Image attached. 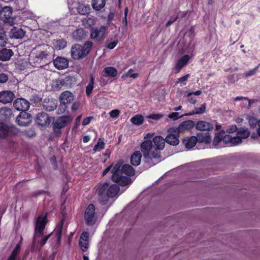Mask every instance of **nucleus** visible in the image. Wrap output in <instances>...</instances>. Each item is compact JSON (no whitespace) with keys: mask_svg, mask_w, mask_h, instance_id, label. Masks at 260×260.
<instances>
[{"mask_svg":"<svg viewBox=\"0 0 260 260\" xmlns=\"http://www.w3.org/2000/svg\"><path fill=\"white\" fill-rule=\"evenodd\" d=\"M237 135L240 136L242 139H246L249 136L250 133L247 129L241 128L237 131Z\"/></svg>","mask_w":260,"mask_h":260,"instance_id":"58836bf2","label":"nucleus"},{"mask_svg":"<svg viewBox=\"0 0 260 260\" xmlns=\"http://www.w3.org/2000/svg\"><path fill=\"white\" fill-rule=\"evenodd\" d=\"M142 155L140 151H135L131 155L130 162H141Z\"/></svg>","mask_w":260,"mask_h":260,"instance_id":"473e14b6","label":"nucleus"},{"mask_svg":"<svg viewBox=\"0 0 260 260\" xmlns=\"http://www.w3.org/2000/svg\"><path fill=\"white\" fill-rule=\"evenodd\" d=\"M67 41L64 39H61L56 41L55 47L57 50H62L67 47Z\"/></svg>","mask_w":260,"mask_h":260,"instance_id":"4c0bfd02","label":"nucleus"},{"mask_svg":"<svg viewBox=\"0 0 260 260\" xmlns=\"http://www.w3.org/2000/svg\"><path fill=\"white\" fill-rule=\"evenodd\" d=\"M53 64L56 68L58 70H62L68 67V60L62 57H57L53 61Z\"/></svg>","mask_w":260,"mask_h":260,"instance_id":"4be33fe9","label":"nucleus"},{"mask_svg":"<svg viewBox=\"0 0 260 260\" xmlns=\"http://www.w3.org/2000/svg\"><path fill=\"white\" fill-rule=\"evenodd\" d=\"M169 117L170 119H173V120H177L180 118V117L179 116V113L178 112H173L171 113L169 115Z\"/></svg>","mask_w":260,"mask_h":260,"instance_id":"13d9d810","label":"nucleus"},{"mask_svg":"<svg viewBox=\"0 0 260 260\" xmlns=\"http://www.w3.org/2000/svg\"><path fill=\"white\" fill-rule=\"evenodd\" d=\"M19 133V130L16 126H9L4 122H0V138H6L8 137L17 136Z\"/></svg>","mask_w":260,"mask_h":260,"instance_id":"0eeeda50","label":"nucleus"},{"mask_svg":"<svg viewBox=\"0 0 260 260\" xmlns=\"http://www.w3.org/2000/svg\"><path fill=\"white\" fill-rule=\"evenodd\" d=\"M94 84V78L92 75L90 76V80L88 84L86 87V93L87 96H89L93 90Z\"/></svg>","mask_w":260,"mask_h":260,"instance_id":"e433bc0d","label":"nucleus"},{"mask_svg":"<svg viewBox=\"0 0 260 260\" xmlns=\"http://www.w3.org/2000/svg\"><path fill=\"white\" fill-rule=\"evenodd\" d=\"M206 104H203L199 108H196L195 109L196 114H202L206 111Z\"/></svg>","mask_w":260,"mask_h":260,"instance_id":"a18cd8bd","label":"nucleus"},{"mask_svg":"<svg viewBox=\"0 0 260 260\" xmlns=\"http://www.w3.org/2000/svg\"><path fill=\"white\" fill-rule=\"evenodd\" d=\"M257 68H258V67L255 68L253 70H249L248 72H246L245 73V76L246 77H250V76L254 75L256 72Z\"/></svg>","mask_w":260,"mask_h":260,"instance_id":"864d4df0","label":"nucleus"},{"mask_svg":"<svg viewBox=\"0 0 260 260\" xmlns=\"http://www.w3.org/2000/svg\"><path fill=\"white\" fill-rule=\"evenodd\" d=\"M59 100L61 103L68 105L73 101L74 95L70 91H65L60 94Z\"/></svg>","mask_w":260,"mask_h":260,"instance_id":"b1692460","label":"nucleus"},{"mask_svg":"<svg viewBox=\"0 0 260 260\" xmlns=\"http://www.w3.org/2000/svg\"><path fill=\"white\" fill-rule=\"evenodd\" d=\"M13 10L11 7L5 6L0 10V20L5 23L12 22Z\"/></svg>","mask_w":260,"mask_h":260,"instance_id":"9b49d317","label":"nucleus"},{"mask_svg":"<svg viewBox=\"0 0 260 260\" xmlns=\"http://www.w3.org/2000/svg\"><path fill=\"white\" fill-rule=\"evenodd\" d=\"M105 143L103 142H100L99 141L95 145L94 147V150H101L104 148Z\"/></svg>","mask_w":260,"mask_h":260,"instance_id":"8fccbe9b","label":"nucleus"},{"mask_svg":"<svg viewBox=\"0 0 260 260\" xmlns=\"http://www.w3.org/2000/svg\"><path fill=\"white\" fill-rule=\"evenodd\" d=\"M141 151L145 159H152L153 158L151 155L153 148L152 141L150 140H145L140 145Z\"/></svg>","mask_w":260,"mask_h":260,"instance_id":"9d476101","label":"nucleus"},{"mask_svg":"<svg viewBox=\"0 0 260 260\" xmlns=\"http://www.w3.org/2000/svg\"><path fill=\"white\" fill-rule=\"evenodd\" d=\"M198 142V138L196 136L185 137L182 140V143L186 148L190 149L194 147Z\"/></svg>","mask_w":260,"mask_h":260,"instance_id":"393cba45","label":"nucleus"},{"mask_svg":"<svg viewBox=\"0 0 260 260\" xmlns=\"http://www.w3.org/2000/svg\"><path fill=\"white\" fill-rule=\"evenodd\" d=\"M162 117V115L160 114H152L150 115L148 117L150 119L158 120L160 119Z\"/></svg>","mask_w":260,"mask_h":260,"instance_id":"4d7b16f0","label":"nucleus"},{"mask_svg":"<svg viewBox=\"0 0 260 260\" xmlns=\"http://www.w3.org/2000/svg\"><path fill=\"white\" fill-rule=\"evenodd\" d=\"M63 225V221H61L60 224L58 225L55 229V233L56 234V236L57 238V240L59 241L60 240L61 237V232H62V226Z\"/></svg>","mask_w":260,"mask_h":260,"instance_id":"a19ab883","label":"nucleus"},{"mask_svg":"<svg viewBox=\"0 0 260 260\" xmlns=\"http://www.w3.org/2000/svg\"><path fill=\"white\" fill-rule=\"evenodd\" d=\"M14 98V94L9 90L0 92V102L4 104L11 103Z\"/></svg>","mask_w":260,"mask_h":260,"instance_id":"a211bd4d","label":"nucleus"},{"mask_svg":"<svg viewBox=\"0 0 260 260\" xmlns=\"http://www.w3.org/2000/svg\"><path fill=\"white\" fill-rule=\"evenodd\" d=\"M92 7L96 11H100L103 9L106 5L105 0H92Z\"/></svg>","mask_w":260,"mask_h":260,"instance_id":"c756f323","label":"nucleus"},{"mask_svg":"<svg viewBox=\"0 0 260 260\" xmlns=\"http://www.w3.org/2000/svg\"><path fill=\"white\" fill-rule=\"evenodd\" d=\"M110 116L113 118H117L120 115V111L118 109L113 110L110 112Z\"/></svg>","mask_w":260,"mask_h":260,"instance_id":"09e8293b","label":"nucleus"},{"mask_svg":"<svg viewBox=\"0 0 260 260\" xmlns=\"http://www.w3.org/2000/svg\"><path fill=\"white\" fill-rule=\"evenodd\" d=\"M48 54L46 51H42L36 54L35 57L30 56L29 58V62L34 67H42L47 63L45 60L47 59Z\"/></svg>","mask_w":260,"mask_h":260,"instance_id":"39448f33","label":"nucleus"},{"mask_svg":"<svg viewBox=\"0 0 260 260\" xmlns=\"http://www.w3.org/2000/svg\"><path fill=\"white\" fill-rule=\"evenodd\" d=\"M20 245H17L9 257L15 260L17 253L20 249Z\"/></svg>","mask_w":260,"mask_h":260,"instance_id":"49530a36","label":"nucleus"},{"mask_svg":"<svg viewBox=\"0 0 260 260\" xmlns=\"http://www.w3.org/2000/svg\"><path fill=\"white\" fill-rule=\"evenodd\" d=\"M25 135L27 137L29 138H31L35 137L36 134L34 130L29 129L25 132Z\"/></svg>","mask_w":260,"mask_h":260,"instance_id":"052dcab7","label":"nucleus"},{"mask_svg":"<svg viewBox=\"0 0 260 260\" xmlns=\"http://www.w3.org/2000/svg\"><path fill=\"white\" fill-rule=\"evenodd\" d=\"M76 9L79 14L84 15L89 13L90 7L89 5H85L84 4L79 3Z\"/></svg>","mask_w":260,"mask_h":260,"instance_id":"bb28decb","label":"nucleus"},{"mask_svg":"<svg viewBox=\"0 0 260 260\" xmlns=\"http://www.w3.org/2000/svg\"><path fill=\"white\" fill-rule=\"evenodd\" d=\"M242 138L240 136L237 135V136L232 137V142L231 146L236 145L242 142Z\"/></svg>","mask_w":260,"mask_h":260,"instance_id":"79ce46f5","label":"nucleus"},{"mask_svg":"<svg viewBox=\"0 0 260 260\" xmlns=\"http://www.w3.org/2000/svg\"><path fill=\"white\" fill-rule=\"evenodd\" d=\"M202 93V91L201 90H197L196 91L190 92L187 94H185L184 97H189L191 95H200Z\"/></svg>","mask_w":260,"mask_h":260,"instance_id":"bf43d9fd","label":"nucleus"},{"mask_svg":"<svg viewBox=\"0 0 260 260\" xmlns=\"http://www.w3.org/2000/svg\"><path fill=\"white\" fill-rule=\"evenodd\" d=\"M11 33L12 37L16 39H21L25 34V32L22 29L17 28H14L12 30Z\"/></svg>","mask_w":260,"mask_h":260,"instance_id":"2f4dec72","label":"nucleus"},{"mask_svg":"<svg viewBox=\"0 0 260 260\" xmlns=\"http://www.w3.org/2000/svg\"><path fill=\"white\" fill-rule=\"evenodd\" d=\"M9 79V77L8 75L5 73L0 74V83H6Z\"/></svg>","mask_w":260,"mask_h":260,"instance_id":"3c124183","label":"nucleus"},{"mask_svg":"<svg viewBox=\"0 0 260 260\" xmlns=\"http://www.w3.org/2000/svg\"><path fill=\"white\" fill-rule=\"evenodd\" d=\"M195 127V123L191 120H185L181 122L176 129V134H180L185 131H190Z\"/></svg>","mask_w":260,"mask_h":260,"instance_id":"2eb2a0df","label":"nucleus"},{"mask_svg":"<svg viewBox=\"0 0 260 260\" xmlns=\"http://www.w3.org/2000/svg\"><path fill=\"white\" fill-rule=\"evenodd\" d=\"M198 142L200 143H205L206 144L210 143L211 141V137L209 133H206L205 135L198 134L197 136Z\"/></svg>","mask_w":260,"mask_h":260,"instance_id":"7c9ffc66","label":"nucleus"},{"mask_svg":"<svg viewBox=\"0 0 260 260\" xmlns=\"http://www.w3.org/2000/svg\"><path fill=\"white\" fill-rule=\"evenodd\" d=\"M122 29L123 31H126L127 28V17H124L122 21Z\"/></svg>","mask_w":260,"mask_h":260,"instance_id":"6e6d98bb","label":"nucleus"},{"mask_svg":"<svg viewBox=\"0 0 260 260\" xmlns=\"http://www.w3.org/2000/svg\"><path fill=\"white\" fill-rule=\"evenodd\" d=\"M98 194L100 202L105 205L111 197H115L119 192V187L116 185H112L109 186L108 183H104L99 187Z\"/></svg>","mask_w":260,"mask_h":260,"instance_id":"f03ea898","label":"nucleus"},{"mask_svg":"<svg viewBox=\"0 0 260 260\" xmlns=\"http://www.w3.org/2000/svg\"><path fill=\"white\" fill-rule=\"evenodd\" d=\"M93 46L91 41H87L83 45L75 44L71 48V56L74 59H80L89 54Z\"/></svg>","mask_w":260,"mask_h":260,"instance_id":"7ed1b4c3","label":"nucleus"},{"mask_svg":"<svg viewBox=\"0 0 260 260\" xmlns=\"http://www.w3.org/2000/svg\"><path fill=\"white\" fill-rule=\"evenodd\" d=\"M133 71L132 69H129V70L124 74L122 76V78H125V77H127L128 76L131 77V75L132 74V72Z\"/></svg>","mask_w":260,"mask_h":260,"instance_id":"0e129e2a","label":"nucleus"},{"mask_svg":"<svg viewBox=\"0 0 260 260\" xmlns=\"http://www.w3.org/2000/svg\"><path fill=\"white\" fill-rule=\"evenodd\" d=\"M52 120V117L44 112L37 114V121L39 125L44 126L49 125Z\"/></svg>","mask_w":260,"mask_h":260,"instance_id":"f3484780","label":"nucleus"},{"mask_svg":"<svg viewBox=\"0 0 260 260\" xmlns=\"http://www.w3.org/2000/svg\"><path fill=\"white\" fill-rule=\"evenodd\" d=\"M7 39L5 36H0V50L5 48Z\"/></svg>","mask_w":260,"mask_h":260,"instance_id":"de8ad7c7","label":"nucleus"},{"mask_svg":"<svg viewBox=\"0 0 260 260\" xmlns=\"http://www.w3.org/2000/svg\"><path fill=\"white\" fill-rule=\"evenodd\" d=\"M89 234L87 232H83L80 236L79 245L82 251H85L88 248Z\"/></svg>","mask_w":260,"mask_h":260,"instance_id":"5701e85b","label":"nucleus"},{"mask_svg":"<svg viewBox=\"0 0 260 260\" xmlns=\"http://www.w3.org/2000/svg\"><path fill=\"white\" fill-rule=\"evenodd\" d=\"M190 57L188 55H184L179 59L175 66L176 73H179L181 70L187 63Z\"/></svg>","mask_w":260,"mask_h":260,"instance_id":"412c9836","label":"nucleus"},{"mask_svg":"<svg viewBox=\"0 0 260 260\" xmlns=\"http://www.w3.org/2000/svg\"><path fill=\"white\" fill-rule=\"evenodd\" d=\"M86 36V31L82 28L77 29L73 33L74 38L77 41L84 39Z\"/></svg>","mask_w":260,"mask_h":260,"instance_id":"c85d7f7f","label":"nucleus"},{"mask_svg":"<svg viewBox=\"0 0 260 260\" xmlns=\"http://www.w3.org/2000/svg\"><path fill=\"white\" fill-rule=\"evenodd\" d=\"M84 219L88 225H93L98 219V215L95 212V208L93 204H89L86 208L84 213Z\"/></svg>","mask_w":260,"mask_h":260,"instance_id":"6e6552de","label":"nucleus"},{"mask_svg":"<svg viewBox=\"0 0 260 260\" xmlns=\"http://www.w3.org/2000/svg\"><path fill=\"white\" fill-rule=\"evenodd\" d=\"M118 42L119 41L117 39L113 40V39H111L110 40H107L105 46L107 48L111 50L117 46Z\"/></svg>","mask_w":260,"mask_h":260,"instance_id":"ea45409f","label":"nucleus"},{"mask_svg":"<svg viewBox=\"0 0 260 260\" xmlns=\"http://www.w3.org/2000/svg\"><path fill=\"white\" fill-rule=\"evenodd\" d=\"M237 130H238V128H237V126L235 124H234V125H232L230 126V127L228 129V132L229 133H233L235 132H237Z\"/></svg>","mask_w":260,"mask_h":260,"instance_id":"680f3d73","label":"nucleus"},{"mask_svg":"<svg viewBox=\"0 0 260 260\" xmlns=\"http://www.w3.org/2000/svg\"><path fill=\"white\" fill-rule=\"evenodd\" d=\"M90 140V137L88 135L84 136L82 139V141L84 143H87Z\"/></svg>","mask_w":260,"mask_h":260,"instance_id":"338daca9","label":"nucleus"},{"mask_svg":"<svg viewBox=\"0 0 260 260\" xmlns=\"http://www.w3.org/2000/svg\"><path fill=\"white\" fill-rule=\"evenodd\" d=\"M13 54L14 53L11 49L4 48L0 50V60H9Z\"/></svg>","mask_w":260,"mask_h":260,"instance_id":"a878e982","label":"nucleus"},{"mask_svg":"<svg viewBox=\"0 0 260 260\" xmlns=\"http://www.w3.org/2000/svg\"><path fill=\"white\" fill-rule=\"evenodd\" d=\"M68 106L67 104H64L63 103H61L59 106V110L61 111V112L63 113L66 110Z\"/></svg>","mask_w":260,"mask_h":260,"instance_id":"e2e57ef3","label":"nucleus"},{"mask_svg":"<svg viewBox=\"0 0 260 260\" xmlns=\"http://www.w3.org/2000/svg\"><path fill=\"white\" fill-rule=\"evenodd\" d=\"M248 122L250 126L252 128L255 127L256 125H258L257 132L258 135L260 137V119L258 121H257L256 119L251 117L249 119Z\"/></svg>","mask_w":260,"mask_h":260,"instance_id":"72a5a7b5","label":"nucleus"},{"mask_svg":"<svg viewBox=\"0 0 260 260\" xmlns=\"http://www.w3.org/2000/svg\"><path fill=\"white\" fill-rule=\"evenodd\" d=\"M51 234L52 233L48 234L42 238L40 242V246L41 248H42L45 244Z\"/></svg>","mask_w":260,"mask_h":260,"instance_id":"603ef678","label":"nucleus"},{"mask_svg":"<svg viewBox=\"0 0 260 260\" xmlns=\"http://www.w3.org/2000/svg\"><path fill=\"white\" fill-rule=\"evenodd\" d=\"M94 118L92 116H89L85 118L82 121V125L84 126L87 125L90 123L91 120Z\"/></svg>","mask_w":260,"mask_h":260,"instance_id":"5fc2aeb1","label":"nucleus"},{"mask_svg":"<svg viewBox=\"0 0 260 260\" xmlns=\"http://www.w3.org/2000/svg\"><path fill=\"white\" fill-rule=\"evenodd\" d=\"M190 77V74H187L185 75V76L179 78L178 79L177 81H176V84L181 83L183 84V85H185L186 84V81L187 80L188 78Z\"/></svg>","mask_w":260,"mask_h":260,"instance_id":"37998d69","label":"nucleus"},{"mask_svg":"<svg viewBox=\"0 0 260 260\" xmlns=\"http://www.w3.org/2000/svg\"><path fill=\"white\" fill-rule=\"evenodd\" d=\"M131 122L137 125H140L144 122V117L142 115H136L131 119Z\"/></svg>","mask_w":260,"mask_h":260,"instance_id":"f704fd0d","label":"nucleus"},{"mask_svg":"<svg viewBox=\"0 0 260 260\" xmlns=\"http://www.w3.org/2000/svg\"><path fill=\"white\" fill-rule=\"evenodd\" d=\"M222 134H224V132L221 131L215 134L213 140V144L214 146H217L222 141Z\"/></svg>","mask_w":260,"mask_h":260,"instance_id":"c9c22d12","label":"nucleus"},{"mask_svg":"<svg viewBox=\"0 0 260 260\" xmlns=\"http://www.w3.org/2000/svg\"><path fill=\"white\" fill-rule=\"evenodd\" d=\"M169 134L165 139V142L173 146H176L179 143V134L176 133V129L173 128L170 129Z\"/></svg>","mask_w":260,"mask_h":260,"instance_id":"4468645a","label":"nucleus"},{"mask_svg":"<svg viewBox=\"0 0 260 260\" xmlns=\"http://www.w3.org/2000/svg\"><path fill=\"white\" fill-rule=\"evenodd\" d=\"M107 27L102 25L100 27L92 28L90 32V37L97 42H101L105 38Z\"/></svg>","mask_w":260,"mask_h":260,"instance_id":"1a4fd4ad","label":"nucleus"},{"mask_svg":"<svg viewBox=\"0 0 260 260\" xmlns=\"http://www.w3.org/2000/svg\"><path fill=\"white\" fill-rule=\"evenodd\" d=\"M153 143H154V146H153V148L151 150L152 157L159 161L164 160L166 156H163L161 154L160 151L165 147V139L160 136H155L153 139Z\"/></svg>","mask_w":260,"mask_h":260,"instance_id":"20e7f679","label":"nucleus"},{"mask_svg":"<svg viewBox=\"0 0 260 260\" xmlns=\"http://www.w3.org/2000/svg\"><path fill=\"white\" fill-rule=\"evenodd\" d=\"M69 120V117L66 116H63L57 119L53 124V130L55 133H60V129L65 127Z\"/></svg>","mask_w":260,"mask_h":260,"instance_id":"dca6fc26","label":"nucleus"},{"mask_svg":"<svg viewBox=\"0 0 260 260\" xmlns=\"http://www.w3.org/2000/svg\"><path fill=\"white\" fill-rule=\"evenodd\" d=\"M195 127L200 131H210L213 129V125L211 122L199 120L195 124Z\"/></svg>","mask_w":260,"mask_h":260,"instance_id":"6ab92c4d","label":"nucleus"},{"mask_svg":"<svg viewBox=\"0 0 260 260\" xmlns=\"http://www.w3.org/2000/svg\"><path fill=\"white\" fill-rule=\"evenodd\" d=\"M122 164H113L107 167L103 172L104 176L111 170L112 174V180L121 186H125L131 183L129 177L135 174L134 168L129 164H125L122 166Z\"/></svg>","mask_w":260,"mask_h":260,"instance_id":"f257e3e1","label":"nucleus"},{"mask_svg":"<svg viewBox=\"0 0 260 260\" xmlns=\"http://www.w3.org/2000/svg\"><path fill=\"white\" fill-rule=\"evenodd\" d=\"M232 136L230 135L222 134V142L225 144H229L231 146Z\"/></svg>","mask_w":260,"mask_h":260,"instance_id":"c03bdc74","label":"nucleus"},{"mask_svg":"<svg viewBox=\"0 0 260 260\" xmlns=\"http://www.w3.org/2000/svg\"><path fill=\"white\" fill-rule=\"evenodd\" d=\"M103 72L105 74L103 77H115L118 74V71L116 68L113 67H106L104 68Z\"/></svg>","mask_w":260,"mask_h":260,"instance_id":"cd10ccee","label":"nucleus"},{"mask_svg":"<svg viewBox=\"0 0 260 260\" xmlns=\"http://www.w3.org/2000/svg\"><path fill=\"white\" fill-rule=\"evenodd\" d=\"M17 123L20 126H27L32 121L31 115L25 112H21L16 119Z\"/></svg>","mask_w":260,"mask_h":260,"instance_id":"f8f14e48","label":"nucleus"},{"mask_svg":"<svg viewBox=\"0 0 260 260\" xmlns=\"http://www.w3.org/2000/svg\"><path fill=\"white\" fill-rule=\"evenodd\" d=\"M57 101L52 98L45 99L43 103L44 109L47 111H54L57 107Z\"/></svg>","mask_w":260,"mask_h":260,"instance_id":"aec40b11","label":"nucleus"},{"mask_svg":"<svg viewBox=\"0 0 260 260\" xmlns=\"http://www.w3.org/2000/svg\"><path fill=\"white\" fill-rule=\"evenodd\" d=\"M13 106L18 111L25 112L28 110L30 103L24 98H18L14 102Z\"/></svg>","mask_w":260,"mask_h":260,"instance_id":"ddd939ff","label":"nucleus"},{"mask_svg":"<svg viewBox=\"0 0 260 260\" xmlns=\"http://www.w3.org/2000/svg\"><path fill=\"white\" fill-rule=\"evenodd\" d=\"M177 18H171V20H169L166 24V27H168L169 26H170L176 20Z\"/></svg>","mask_w":260,"mask_h":260,"instance_id":"69168bd1","label":"nucleus"},{"mask_svg":"<svg viewBox=\"0 0 260 260\" xmlns=\"http://www.w3.org/2000/svg\"><path fill=\"white\" fill-rule=\"evenodd\" d=\"M188 101L190 103L195 104L197 102V100L195 98L191 97L188 99Z\"/></svg>","mask_w":260,"mask_h":260,"instance_id":"774afa93","label":"nucleus"},{"mask_svg":"<svg viewBox=\"0 0 260 260\" xmlns=\"http://www.w3.org/2000/svg\"><path fill=\"white\" fill-rule=\"evenodd\" d=\"M47 221L46 214H42L37 218L35 224L34 243L36 242V238L38 237H40L43 234Z\"/></svg>","mask_w":260,"mask_h":260,"instance_id":"423d86ee","label":"nucleus"}]
</instances>
